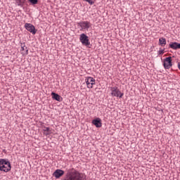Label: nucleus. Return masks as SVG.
<instances>
[{
    "label": "nucleus",
    "instance_id": "7ed1b4c3",
    "mask_svg": "<svg viewBox=\"0 0 180 180\" xmlns=\"http://www.w3.org/2000/svg\"><path fill=\"white\" fill-rule=\"evenodd\" d=\"M79 41L82 46H85L88 49H91V41H89V37L85 34H81L79 35Z\"/></svg>",
    "mask_w": 180,
    "mask_h": 180
},
{
    "label": "nucleus",
    "instance_id": "6ab92c4d",
    "mask_svg": "<svg viewBox=\"0 0 180 180\" xmlns=\"http://www.w3.org/2000/svg\"><path fill=\"white\" fill-rule=\"evenodd\" d=\"M29 2H30V4H32V5H37V2H39L38 0H28Z\"/></svg>",
    "mask_w": 180,
    "mask_h": 180
},
{
    "label": "nucleus",
    "instance_id": "39448f33",
    "mask_svg": "<svg viewBox=\"0 0 180 180\" xmlns=\"http://www.w3.org/2000/svg\"><path fill=\"white\" fill-rule=\"evenodd\" d=\"M77 25L81 27L80 30H89L92 26V24H91V22L89 21H80Z\"/></svg>",
    "mask_w": 180,
    "mask_h": 180
},
{
    "label": "nucleus",
    "instance_id": "1a4fd4ad",
    "mask_svg": "<svg viewBox=\"0 0 180 180\" xmlns=\"http://www.w3.org/2000/svg\"><path fill=\"white\" fill-rule=\"evenodd\" d=\"M63 175H64V172L63 169H56L53 174V176H55L56 179H58V178H61Z\"/></svg>",
    "mask_w": 180,
    "mask_h": 180
},
{
    "label": "nucleus",
    "instance_id": "ddd939ff",
    "mask_svg": "<svg viewBox=\"0 0 180 180\" xmlns=\"http://www.w3.org/2000/svg\"><path fill=\"white\" fill-rule=\"evenodd\" d=\"M21 49L22 51H25L24 53L25 56H27V54H29V49H27V47H26V44L25 43L21 44Z\"/></svg>",
    "mask_w": 180,
    "mask_h": 180
},
{
    "label": "nucleus",
    "instance_id": "f03ea898",
    "mask_svg": "<svg viewBox=\"0 0 180 180\" xmlns=\"http://www.w3.org/2000/svg\"><path fill=\"white\" fill-rule=\"evenodd\" d=\"M12 169L11 162L8 159H0V171L3 172H9Z\"/></svg>",
    "mask_w": 180,
    "mask_h": 180
},
{
    "label": "nucleus",
    "instance_id": "f8f14e48",
    "mask_svg": "<svg viewBox=\"0 0 180 180\" xmlns=\"http://www.w3.org/2000/svg\"><path fill=\"white\" fill-rule=\"evenodd\" d=\"M169 47L172 49V50H178V49H180V44L178 42H171L169 44Z\"/></svg>",
    "mask_w": 180,
    "mask_h": 180
},
{
    "label": "nucleus",
    "instance_id": "423d86ee",
    "mask_svg": "<svg viewBox=\"0 0 180 180\" xmlns=\"http://www.w3.org/2000/svg\"><path fill=\"white\" fill-rule=\"evenodd\" d=\"M163 66L165 70H169L172 67V57L169 56L164 59Z\"/></svg>",
    "mask_w": 180,
    "mask_h": 180
},
{
    "label": "nucleus",
    "instance_id": "f3484780",
    "mask_svg": "<svg viewBox=\"0 0 180 180\" xmlns=\"http://www.w3.org/2000/svg\"><path fill=\"white\" fill-rule=\"evenodd\" d=\"M164 51H165V49H162L160 48V50L158 51V56H162V54H164Z\"/></svg>",
    "mask_w": 180,
    "mask_h": 180
},
{
    "label": "nucleus",
    "instance_id": "2eb2a0df",
    "mask_svg": "<svg viewBox=\"0 0 180 180\" xmlns=\"http://www.w3.org/2000/svg\"><path fill=\"white\" fill-rule=\"evenodd\" d=\"M15 1L18 6L23 8V5H25V2H26V0H15Z\"/></svg>",
    "mask_w": 180,
    "mask_h": 180
},
{
    "label": "nucleus",
    "instance_id": "9b49d317",
    "mask_svg": "<svg viewBox=\"0 0 180 180\" xmlns=\"http://www.w3.org/2000/svg\"><path fill=\"white\" fill-rule=\"evenodd\" d=\"M51 96L53 99H55V101H57L58 102H63V97H61V96L58 95V94L52 92Z\"/></svg>",
    "mask_w": 180,
    "mask_h": 180
},
{
    "label": "nucleus",
    "instance_id": "4468645a",
    "mask_svg": "<svg viewBox=\"0 0 180 180\" xmlns=\"http://www.w3.org/2000/svg\"><path fill=\"white\" fill-rule=\"evenodd\" d=\"M159 44L160 46H162V47L165 46V45L167 44V39H165V38L164 37H161L159 39Z\"/></svg>",
    "mask_w": 180,
    "mask_h": 180
},
{
    "label": "nucleus",
    "instance_id": "f257e3e1",
    "mask_svg": "<svg viewBox=\"0 0 180 180\" xmlns=\"http://www.w3.org/2000/svg\"><path fill=\"white\" fill-rule=\"evenodd\" d=\"M84 174L79 172L74 167L67 168L65 176L63 180H84Z\"/></svg>",
    "mask_w": 180,
    "mask_h": 180
},
{
    "label": "nucleus",
    "instance_id": "9d476101",
    "mask_svg": "<svg viewBox=\"0 0 180 180\" xmlns=\"http://www.w3.org/2000/svg\"><path fill=\"white\" fill-rule=\"evenodd\" d=\"M92 124H94V126H96L97 128L102 127V120L97 117L92 120Z\"/></svg>",
    "mask_w": 180,
    "mask_h": 180
},
{
    "label": "nucleus",
    "instance_id": "dca6fc26",
    "mask_svg": "<svg viewBox=\"0 0 180 180\" xmlns=\"http://www.w3.org/2000/svg\"><path fill=\"white\" fill-rule=\"evenodd\" d=\"M43 130H44V131H46V133H45L46 136H49V134H50V128L49 127H44Z\"/></svg>",
    "mask_w": 180,
    "mask_h": 180
},
{
    "label": "nucleus",
    "instance_id": "0eeeda50",
    "mask_svg": "<svg viewBox=\"0 0 180 180\" xmlns=\"http://www.w3.org/2000/svg\"><path fill=\"white\" fill-rule=\"evenodd\" d=\"M25 27L27 32H30V33H32V34H35L37 33V30H36V27H34V25L30 24V23H25Z\"/></svg>",
    "mask_w": 180,
    "mask_h": 180
},
{
    "label": "nucleus",
    "instance_id": "20e7f679",
    "mask_svg": "<svg viewBox=\"0 0 180 180\" xmlns=\"http://www.w3.org/2000/svg\"><path fill=\"white\" fill-rule=\"evenodd\" d=\"M111 96H115L116 98H123L124 94L122 93L117 86L110 87Z\"/></svg>",
    "mask_w": 180,
    "mask_h": 180
},
{
    "label": "nucleus",
    "instance_id": "a211bd4d",
    "mask_svg": "<svg viewBox=\"0 0 180 180\" xmlns=\"http://www.w3.org/2000/svg\"><path fill=\"white\" fill-rule=\"evenodd\" d=\"M82 1H84V2H88L89 5H94V4H95V1H94V0H82Z\"/></svg>",
    "mask_w": 180,
    "mask_h": 180
},
{
    "label": "nucleus",
    "instance_id": "6e6552de",
    "mask_svg": "<svg viewBox=\"0 0 180 180\" xmlns=\"http://www.w3.org/2000/svg\"><path fill=\"white\" fill-rule=\"evenodd\" d=\"M85 82L87 85V88L89 89L94 88V85L96 84V81L94 77H88L85 79Z\"/></svg>",
    "mask_w": 180,
    "mask_h": 180
}]
</instances>
